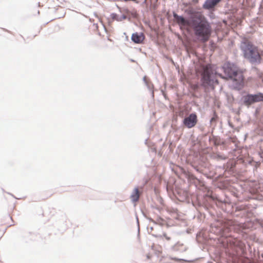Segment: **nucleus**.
Wrapping results in <instances>:
<instances>
[{
    "label": "nucleus",
    "instance_id": "3",
    "mask_svg": "<svg viewBox=\"0 0 263 263\" xmlns=\"http://www.w3.org/2000/svg\"><path fill=\"white\" fill-rule=\"evenodd\" d=\"M202 75L204 83L207 84H210L211 82L218 83L217 80L215 79L211 65H207L203 67V72Z\"/></svg>",
    "mask_w": 263,
    "mask_h": 263
},
{
    "label": "nucleus",
    "instance_id": "14",
    "mask_svg": "<svg viewBox=\"0 0 263 263\" xmlns=\"http://www.w3.org/2000/svg\"><path fill=\"white\" fill-rule=\"evenodd\" d=\"M173 260H175V261H179V260H180V259H177V258H173Z\"/></svg>",
    "mask_w": 263,
    "mask_h": 263
},
{
    "label": "nucleus",
    "instance_id": "6",
    "mask_svg": "<svg viewBox=\"0 0 263 263\" xmlns=\"http://www.w3.org/2000/svg\"><path fill=\"white\" fill-rule=\"evenodd\" d=\"M142 194V188L140 189L138 187H136L130 194V199L133 203H136L139 201L140 196Z\"/></svg>",
    "mask_w": 263,
    "mask_h": 263
},
{
    "label": "nucleus",
    "instance_id": "15",
    "mask_svg": "<svg viewBox=\"0 0 263 263\" xmlns=\"http://www.w3.org/2000/svg\"><path fill=\"white\" fill-rule=\"evenodd\" d=\"M219 1H220L221 0H219Z\"/></svg>",
    "mask_w": 263,
    "mask_h": 263
},
{
    "label": "nucleus",
    "instance_id": "1",
    "mask_svg": "<svg viewBox=\"0 0 263 263\" xmlns=\"http://www.w3.org/2000/svg\"><path fill=\"white\" fill-rule=\"evenodd\" d=\"M174 17L181 29L192 27L195 35L201 42H206L209 40L212 33V28L201 15H199L196 19L192 18L191 21L176 13L174 14Z\"/></svg>",
    "mask_w": 263,
    "mask_h": 263
},
{
    "label": "nucleus",
    "instance_id": "7",
    "mask_svg": "<svg viewBox=\"0 0 263 263\" xmlns=\"http://www.w3.org/2000/svg\"><path fill=\"white\" fill-rule=\"evenodd\" d=\"M222 68L224 73L228 76L230 79L236 71V70L233 68L231 64L229 63H224Z\"/></svg>",
    "mask_w": 263,
    "mask_h": 263
},
{
    "label": "nucleus",
    "instance_id": "10",
    "mask_svg": "<svg viewBox=\"0 0 263 263\" xmlns=\"http://www.w3.org/2000/svg\"><path fill=\"white\" fill-rule=\"evenodd\" d=\"M253 95H248L243 97V103L246 105L249 106L254 103Z\"/></svg>",
    "mask_w": 263,
    "mask_h": 263
},
{
    "label": "nucleus",
    "instance_id": "9",
    "mask_svg": "<svg viewBox=\"0 0 263 263\" xmlns=\"http://www.w3.org/2000/svg\"><path fill=\"white\" fill-rule=\"evenodd\" d=\"M219 2V0H206L203 5V8L206 9H212Z\"/></svg>",
    "mask_w": 263,
    "mask_h": 263
},
{
    "label": "nucleus",
    "instance_id": "12",
    "mask_svg": "<svg viewBox=\"0 0 263 263\" xmlns=\"http://www.w3.org/2000/svg\"><path fill=\"white\" fill-rule=\"evenodd\" d=\"M163 236L165 237V238L167 240H170L171 239V237H168L167 236V235L166 234H163Z\"/></svg>",
    "mask_w": 263,
    "mask_h": 263
},
{
    "label": "nucleus",
    "instance_id": "8",
    "mask_svg": "<svg viewBox=\"0 0 263 263\" xmlns=\"http://www.w3.org/2000/svg\"><path fill=\"white\" fill-rule=\"evenodd\" d=\"M144 35L142 33H138L136 32L133 33L132 36V41L138 44L141 43L144 40Z\"/></svg>",
    "mask_w": 263,
    "mask_h": 263
},
{
    "label": "nucleus",
    "instance_id": "11",
    "mask_svg": "<svg viewBox=\"0 0 263 263\" xmlns=\"http://www.w3.org/2000/svg\"><path fill=\"white\" fill-rule=\"evenodd\" d=\"M253 98L254 103L258 102H263V93L259 92L255 95H253Z\"/></svg>",
    "mask_w": 263,
    "mask_h": 263
},
{
    "label": "nucleus",
    "instance_id": "13",
    "mask_svg": "<svg viewBox=\"0 0 263 263\" xmlns=\"http://www.w3.org/2000/svg\"><path fill=\"white\" fill-rule=\"evenodd\" d=\"M217 76H218L220 78H224L223 77H222V76L221 74H218L216 72L215 73V76L216 77Z\"/></svg>",
    "mask_w": 263,
    "mask_h": 263
},
{
    "label": "nucleus",
    "instance_id": "5",
    "mask_svg": "<svg viewBox=\"0 0 263 263\" xmlns=\"http://www.w3.org/2000/svg\"><path fill=\"white\" fill-rule=\"evenodd\" d=\"M198 121L197 115L195 114H191L183 120V124L187 128H191L194 127Z\"/></svg>",
    "mask_w": 263,
    "mask_h": 263
},
{
    "label": "nucleus",
    "instance_id": "2",
    "mask_svg": "<svg viewBox=\"0 0 263 263\" xmlns=\"http://www.w3.org/2000/svg\"><path fill=\"white\" fill-rule=\"evenodd\" d=\"M246 58L252 63H260L261 57L256 47L248 44L244 51Z\"/></svg>",
    "mask_w": 263,
    "mask_h": 263
},
{
    "label": "nucleus",
    "instance_id": "4",
    "mask_svg": "<svg viewBox=\"0 0 263 263\" xmlns=\"http://www.w3.org/2000/svg\"><path fill=\"white\" fill-rule=\"evenodd\" d=\"M233 83V87L240 89L243 86L244 77L241 72L236 71L230 78Z\"/></svg>",
    "mask_w": 263,
    "mask_h": 263
}]
</instances>
